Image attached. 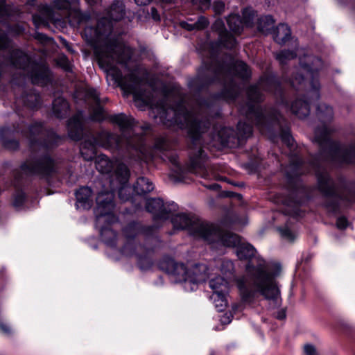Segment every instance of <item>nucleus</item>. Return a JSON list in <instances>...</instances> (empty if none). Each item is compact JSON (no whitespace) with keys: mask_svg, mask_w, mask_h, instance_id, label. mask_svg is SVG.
<instances>
[{"mask_svg":"<svg viewBox=\"0 0 355 355\" xmlns=\"http://www.w3.org/2000/svg\"><path fill=\"white\" fill-rule=\"evenodd\" d=\"M101 146V139L91 135L85 139L80 145L81 157L85 161H92L98 155V148Z\"/></svg>","mask_w":355,"mask_h":355,"instance_id":"b1692460","label":"nucleus"},{"mask_svg":"<svg viewBox=\"0 0 355 355\" xmlns=\"http://www.w3.org/2000/svg\"><path fill=\"white\" fill-rule=\"evenodd\" d=\"M279 129V136L283 144L288 147L293 146V141L294 140L291 131V128L288 125H280L278 128Z\"/></svg>","mask_w":355,"mask_h":355,"instance_id":"09e8293b","label":"nucleus"},{"mask_svg":"<svg viewBox=\"0 0 355 355\" xmlns=\"http://www.w3.org/2000/svg\"><path fill=\"white\" fill-rule=\"evenodd\" d=\"M153 189L154 184L153 182L144 176L139 177L133 186L135 193L141 196H145Z\"/></svg>","mask_w":355,"mask_h":355,"instance_id":"e433bc0d","label":"nucleus"},{"mask_svg":"<svg viewBox=\"0 0 355 355\" xmlns=\"http://www.w3.org/2000/svg\"><path fill=\"white\" fill-rule=\"evenodd\" d=\"M205 155V152L202 148H199L196 152L191 153L189 155V163L185 166L187 173L188 172H193L200 168V159Z\"/></svg>","mask_w":355,"mask_h":355,"instance_id":"ea45409f","label":"nucleus"},{"mask_svg":"<svg viewBox=\"0 0 355 355\" xmlns=\"http://www.w3.org/2000/svg\"><path fill=\"white\" fill-rule=\"evenodd\" d=\"M20 169L27 173L49 181L57 173V162L49 153L44 152L32 157L30 162H24Z\"/></svg>","mask_w":355,"mask_h":355,"instance_id":"9d476101","label":"nucleus"},{"mask_svg":"<svg viewBox=\"0 0 355 355\" xmlns=\"http://www.w3.org/2000/svg\"><path fill=\"white\" fill-rule=\"evenodd\" d=\"M194 233L208 244H216L227 248H234L241 244V237L238 234L223 230L214 223H202L198 225Z\"/></svg>","mask_w":355,"mask_h":355,"instance_id":"6e6552de","label":"nucleus"},{"mask_svg":"<svg viewBox=\"0 0 355 355\" xmlns=\"http://www.w3.org/2000/svg\"><path fill=\"white\" fill-rule=\"evenodd\" d=\"M96 168L102 174H110L113 171L114 164L109 157L104 155H98L94 158Z\"/></svg>","mask_w":355,"mask_h":355,"instance_id":"4c0bfd02","label":"nucleus"},{"mask_svg":"<svg viewBox=\"0 0 355 355\" xmlns=\"http://www.w3.org/2000/svg\"><path fill=\"white\" fill-rule=\"evenodd\" d=\"M5 60L12 67L23 70L25 72L28 69L33 60L27 53L19 49L10 51Z\"/></svg>","mask_w":355,"mask_h":355,"instance_id":"4be33fe9","label":"nucleus"},{"mask_svg":"<svg viewBox=\"0 0 355 355\" xmlns=\"http://www.w3.org/2000/svg\"><path fill=\"white\" fill-rule=\"evenodd\" d=\"M169 125H176L186 130L187 138L189 142V148H196L202 135L211 127V121L207 118L200 119L193 115H189L184 106H178L174 111V114L168 119Z\"/></svg>","mask_w":355,"mask_h":355,"instance_id":"423d86ee","label":"nucleus"},{"mask_svg":"<svg viewBox=\"0 0 355 355\" xmlns=\"http://www.w3.org/2000/svg\"><path fill=\"white\" fill-rule=\"evenodd\" d=\"M121 251L122 254L128 257H132L134 255L136 256L137 253L135 240L126 239L125 243L121 248Z\"/></svg>","mask_w":355,"mask_h":355,"instance_id":"5fc2aeb1","label":"nucleus"},{"mask_svg":"<svg viewBox=\"0 0 355 355\" xmlns=\"http://www.w3.org/2000/svg\"><path fill=\"white\" fill-rule=\"evenodd\" d=\"M275 19L270 15H263L257 19V28L258 31L265 35H272L275 26Z\"/></svg>","mask_w":355,"mask_h":355,"instance_id":"c9c22d12","label":"nucleus"},{"mask_svg":"<svg viewBox=\"0 0 355 355\" xmlns=\"http://www.w3.org/2000/svg\"><path fill=\"white\" fill-rule=\"evenodd\" d=\"M54 6L58 10H69L71 6L70 0H55Z\"/></svg>","mask_w":355,"mask_h":355,"instance_id":"0e129e2a","label":"nucleus"},{"mask_svg":"<svg viewBox=\"0 0 355 355\" xmlns=\"http://www.w3.org/2000/svg\"><path fill=\"white\" fill-rule=\"evenodd\" d=\"M218 80L216 76L199 72L198 76L189 83V87L196 93H200L208 89Z\"/></svg>","mask_w":355,"mask_h":355,"instance_id":"393cba45","label":"nucleus"},{"mask_svg":"<svg viewBox=\"0 0 355 355\" xmlns=\"http://www.w3.org/2000/svg\"><path fill=\"white\" fill-rule=\"evenodd\" d=\"M10 16V11L6 0H0V17H8Z\"/></svg>","mask_w":355,"mask_h":355,"instance_id":"69168bd1","label":"nucleus"},{"mask_svg":"<svg viewBox=\"0 0 355 355\" xmlns=\"http://www.w3.org/2000/svg\"><path fill=\"white\" fill-rule=\"evenodd\" d=\"M303 162L301 158L295 157L291 160L292 171L285 174V187L289 192L288 200L296 206H302L311 200L310 193L305 186L300 182V175L297 171L302 167Z\"/></svg>","mask_w":355,"mask_h":355,"instance_id":"1a4fd4ad","label":"nucleus"},{"mask_svg":"<svg viewBox=\"0 0 355 355\" xmlns=\"http://www.w3.org/2000/svg\"><path fill=\"white\" fill-rule=\"evenodd\" d=\"M44 130V124L41 121H35L28 126V132L29 135V146H40L45 150H51L57 148L62 140V137L53 128L46 130L45 137L39 138L38 137Z\"/></svg>","mask_w":355,"mask_h":355,"instance_id":"9b49d317","label":"nucleus"},{"mask_svg":"<svg viewBox=\"0 0 355 355\" xmlns=\"http://www.w3.org/2000/svg\"><path fill=\"white\" fill-rule=\"evenodd\" d=\"M158 268L168 275H173L178 282L189 283L194 286L205 281L207 267L202 263H196L188 268L184 263L176 262L168 255H164L157 262Z\"/></svg>","mask_w":355,"mask_h":355,"instance_id":"39448f33","label":"nucleus"},{"mask_svg":"<svg viewBox=\"0 0 355 355\" xmlns=\"http://www.w3.org/2000/svg\"><path fill=\"white\" fill-rule=\"evenodd\" d=\"M319 153L326 159L339 165L355 164V145L345 148L340 141L334 140L327 134L317 137Z\"/></svg>","mask_w":355,"mask_h":355,"instance_id":"0eeeda50","label":"nucleus"},{"mask_svg":"<svg viewBox=\"0 0 355 355\" xmlns=\"http://www.w3.org/2000/svg\"><path fill=\"white\" fill-rule=\"evenodd\" d=\"M103 51L95 50V54L99 59V62H105L103 58H112L115 55L117 62L121 64H127L132 56V49L116 37L107 40L103 46Z\"/></svg>","mask_w":355,"mask_h":355,"instance_id":"f8f14e48","label":"nucleus"},{"mask_svg":"<svg viewBox=\"0 0 355 355\" xmlns=\"http://www.w3.org/2000/svg\"><path fill=\"white\" fill-rule=\"evenodd\" d=\"M214 27L218 33V37L217 40L211 43V51H218L221 49H234L237 44L236 39L227 30L223 21L222 20L216 21Z\"/></svg>","mask_w":355,"mask_h":355,"instance_id":"2eb2a0df","label":"nucleus"},{"mask_svg":"<svg viewBox=\"0 0 355 355\" xmlns=\"http://www.w3.org/2000/svg\"><path fill=\"white\" fill-rule=\"evenodd\" d=\"M316 112L318 119L322 122L331 121L334 115L332 107L325 103H318Z\"/></svg>","mask_w":355,"mask_h":355,"instance_id":"37998d69","label":"nucleus"},{"mask_svg":"<svg viewBox=\"0 0 355 355\" xmlns=\"http://www.w3.org/2000/svg\"><path fill=\"white\" fill-rule=\"evenodd\" d=\"M102 241L107 246L115 248L117 244V232L112 227L103 225L100 230Z\"/></svg>","mask_w":355,"mask_h":355,"instance_id":"58836bf2","label":"nucleus"},{"mask_svg":"<svg viewBox=\"0 0 355 355\" xmlns=\"http://www.w3.org/2000/svg\"><path fill=\"white\" fill-rule=\"evenodd\" d=\"M27 77L33 85L46 86L53 82V74L46 62L33 60L26 71Z\"/></svg>","mask_w":355,"mask_h":355,"instance_id":"ddd939ff","label":"nucleus"},{"mask_svg":"<svg viewBox=\"0 0 355 355\" xmlns=\"http://www.w3.org/2000/svg\"><path fill=\"white\" fill-rule=\"evenodd\" d=\"M209 24V21L208 19L206 17L201 15L195 22V27L197 31H202L207 28Z\"/></svg>","mask_w":355,"mask_h":355,"instance_id":"bf43d9fd","label":"nucleus"},{"mask_svg":"<svg viewBox=\"0 0 355 355\" xmlns=\"http://www.w3.org/2000/svg\"><path fill=\"white\" fill-rule=\"evenodd\" d=\"M217 140L224 148H233L237 144L235 130L232 128L221 127L217 132Z\"/></svg>","mask_w":355,"mask_h":355,"instance_id":"c756f323","label":"nucleus"},{"mask_svg":"<svg viewBox=\"0 0 355 355\" xmlns=\"http://www.w3.org/2000/svg\"><path fill=\"white\" fill-rule=\"evenodd\" d=\"M92 190L87 186L80 187L75 191L76 207L79 209L81 207L84 210H89L93 205V200L92 199Z\"/></svg>","mask_w":355,"mask_h":355,"instance_id":"bb28decb","label":"nucleus"},{"mask_svg":"<svg viewBox=\"0 0 355 355\" xmlns=\"http://www.w3.org/2000/svg\"><path fill=\"white\" fill-rule=\"evenodd\" d=\"M3 296H0V333L6 336H10L12 334V329L3 315Z\"/></svg>","mask_w":355,"mask_h":355,"instance_id":"49530a36","label":"nucleus"},{"mask_svg":"<svg viewBox=\"0 0 355 355\" xmlns=\"http://www.w3.org/2000/svg\"><path fill=\"white\" fill-rule=\"evenodd\" d=\"M258 103H250L248 101L247 104L248 112L254 116L256 122L261 116H263L262 114H263L261 108L255 105V104Z\"/></svg>","mask_w":355,"mask_h":355,"instance_id":"6e6d98bb","label":"nucleus"},{"mask_svg":"<svg viewBox=\"0 0 355 355\" xmlns=\"http://www.w3.org/2000/svg\"><path fill=\"white\" fill-rule=\"evenodd\" d=\"M235 253L241 261H246L245 272L255 290L252 289L244 278L237 281V287L243 302H251L256 293L266 300L276 301L280 291L275 282V276L281 270L280 265H276L274 272H270L266 260L257 254L256 248L249 243H241Z\"/></svg>","mask_w":355,"mask_h":355,"instance_id":"f257e3e1","label":"nucleus"},{"mask_svg":"<svg viewBox=\"0 0 355 355\" xmlns=\"http://www.w3.org/2000/svg\"><path fill=\"white\" fill-rule=\"evenodd\" d=\"M106 17L101 19L98 21L96 33L98 35H103L102 28L104 27V20H107L109 22H118L123 20L125 16V6L122 1H114L108 8L106 10Z\"/></svg>","mask_w":355,"mask_h":355,"instance_id":"dca6fc26","label":"nucleus"},{"mask_svg":"<svg viewBox=\"0 0 355 355\" xmlns=\"http://www.w3.org/2000/svg\"><path fill=\"white\" fill-rule=\"evenodd\" d=\"M23 106L31 110H37L42 105L40 94L33 91H24L20 96Z\"/></svg>","mask_w":355,"mask_h":355,"instance_id":"7c9ffc66","label":"nucleus"},{"mask_svg":"<svg viewBox=\"0 0 355 355\" xmlns=\"http://www.w3.org/2000/svg\"><path fill=\"white\" fill-rule=\"evenodd\" d=\"M170 216H171V223L175 229L188 230L192 235L198 238L199 236L194 233L195 229L202 223H209L208 222H199L198 219L187 213L173 214V212H172Z\"/></svg>","mask_w":355,"mask_h":355,"instance_id":"a211bd4d","label":"nucleus"},{"mask_svg":"<svg viewBox=\"0 0 355 355\" xmlns=\"http://www.w3.org/2000/svg\"><path fill=\"white\" fill-rule=\"evenodd\" d=\"M296 57L295 51L290 49L280 50L275 55V58L280 64H285L288 61L294 60Z\"/></svg>","mask_w":355,"mask_h":355,"instance_id":"3c124183","label":"nucleus"},{"mask_svg":"<svg viewBox=\"0 0 355 355\" xmlns=\"http://www.w3.org/2000/svg\"><path fill=\"white\" fill-rule=\"evenodd\" d=\"M255 12L250 8H245L243 10L242 17H241L243 25L248 28L254 26V20Z\"/></svg>","mask_w":355,"mask_h":355,"instance_id":"603ef678","label":"nucleus"},{"mask_svg":"<svg viewBox=\"0 0 355 355\" xmlns=\"http://www.w3.org/2000/svg\"><path fill=\"white\" fill-rule=\"evenodd\" d=\"M209 286L213 291L214 295H216L215 301H220V304H216V307H221L220 311H223L227 304V295L229 293L230 283L229 282L220 275L211 279L209 282Z\"/></svg>","mask_w":355,"mask_h":355,"instance_id":"f3484780","label":"nucleus"},{"mask_svg":"<svg viewBox=\"0 0 355 355\" xmlns=\"http://www.w3.org/2000/svg\"><path fill=\"white\" fill-rule=\"evenodd\" d=\"M349 222L346 216H340L337 218L336 226L338 230H345L349 227Z\"/></svg>","mask_w":355,"mask_h":355,"instance_id":"680f3d73","label":"nucleus"},{"mask_svg":"<svg viewBox=\"0 0 355 355\" xmlns=\"http://www.w3.org/2000/svg\"><path fill=\"white\" fill-rule=\"evenodd\" d=\"M114 173L116 178L121 184L124 185L128 183L130 178V172L125 164H119L114 171Z\"/></svg>","mask_w":355,"mask_h":355,"instance_id":"a18cd8bd","label":"nucleus"},{"mask_svg":"<svg viewBox=\"0 0 355 355\" xmlns=\"http://www.w3.org/2000/svg\"><path fill=\"white\" fill-rule=\"evenodd\" d=\"M96 203L95 213L97 218H102L108 211H114L115 208L114 192L109 190L101 191L96 197Z\"/></svg>","mask_w":355,"mask_h":355,"instance_id":"aec40b11","label":"nucleus"},{"mask_svg":"<svg viewBox=\"0 0 355 355\" xmlns=\"http://www.w3.org/2000/svg\"><path fill=\"white\" fill-rule=\"evenodd\" d=\"M69 103L63 97L55 98L52 103V112L53 116L60 119H64L69 110Z\"/></svg>","mask_w":355,"mask_h":355,"instance_id":"72a5a7b5","label":"nucleus"},{"mask_svg":"<svg viewBox=\"0 0 355 355\" xmlns=\"http://www.w3.org/2000/svg\"><path fill=\"white\" fill-rule=\"evenodd\" d=\"M67 134L69 139L73 141L83 139L85 132L84 114L79 110L71 116L67 121Z\"/></svg>","mask_w":355,"mask_h":355,"instance_id":"6ab92c4d","label":"nucleus"},{"mask_svg":"<svg viewBox=\"0 0 355 355\" xmlns=\"http://www.w3.org/2000/svg\"><path fill=\"white\" fill-rule=\"evenodd\" d=\"M27 200V195L22 189H16L12 194V206L15 209L21 208Z\"/></svg>","mask_w":355,"mask_h":355,"instance_id":"8fccbe9b","label":"nucleus"},{"mask_svg":"<svg viewBox=\"0 0 355 355\" xmlns=\"http://www.w3.org/2000/svg\"><path fill=\"white\" fill-rule=\"evenodd\" d=\"M150 227L141 223L132 220L123 228V234L126 239L135 240L140 234H144Z\"/></svg>","mask_w":355,"mask_h":355,"instance_id":"473e14b6","label":"nucleus"},{"mask_svg":"<svg viewBox=\"0 0 355 355\" xmlns=\"http://www.w3.org/2000/svg\"><path fill=\"white\" fill-rule=\"evenodd\" d=\"M91 119L94 121H98L101 122L103 121L104 119V110L103 107L98 106L97 108H96L92 115H91Z\"/></svg>","mask_w":355,"mask_h":355,"instance_id":"052dcab7","label":"nucleus"},{"mask_svg":"<svg viewBox=\"0 0 355 355\" xmlns=\"http://www.w3.org/2000/svg\"><path fill=\"white\" fill-rule=\"evenodd\" d=\"M154 148L160 152L166 151L168 148V144L166 139L163 137L157 139L154 144Z\"/></svg>","mask_w":355,"mask_h":355,"instance_id":"e2e57ef3","label":"nucleus"},{"mask_svg":"<svg viewBox=\"0 0 355 355\" xmlns=\"http://www.w3.org/2000/svg\"><path fill=\"white\" fill-rule=\"evenodd\" d=\"M300 66L302 69L310 76V85L311 89L313 90L316 99L318 100L320 97V83L319 81L320 69L313 67L311 63L307 62H300Z\"/></svg>","mask_w":355,"mask_h":355,"instance_id":"c85d7f7f","label":"nucleus"},{"mask_svg":"<svg viewBox=\"0 0 355 355\" xmlns=\"http://www.w3.org/2000/svg\"><path fill=\"white\" fill-rule=\"evenodd\" d=\"M13 130L10 127H2L0 129V144L3 148L11 152L19 150L20 143L17 139L11 138Z\"/></svg>","mask_w":355,"mask_h":355,"instance_id":"cd10ccee","label":"nucleus"},{"mask_svg":"<svg viewBox=\"0 0 355 355\" xmlns=\"http://www.w3.org/2000/svg\"><path fill=\"white\" fill-rule=\"evenodd\" d=\"M110 120L119 126L121 136L110 132H103L96 137L101 139V146L119 149L122 146L123 138L128 149L141 152L146 132L150 129V125L141 126V132L135 133V128L138 122L132 116H128L125 113L114 114L110 116Z\"/></svg>","mask_w":355,"mask_h":355,"instance_id":"f03ea898","label":"nucleus"},{"mask_svg":"<svg viewBox=\"0 0 355 355\" xmlns=\"http://www.w3.org/2000/svg\"><path fill=\"white\" fill-rule=\"evenodd\" d=\"M263 85L265 92L271 94L276 100L277 104L289 107L291 112L299 118L305 119L311 111L310 103L304 96L302 98L292 101V91L286 89L282 84L279 77L270 73L261 76L259 79Z\"/></svg>","mask_w":355,"mask_h":355,"instance_id":"7ed1b4c3","label":"nucleus"},{"mask_svg":"<svg viewBox=\"0 0 355 355\" xmlns=\"http://www.w3.org/2000/svg\"><path fill=\"white\" fill-rule=\"evenodd\" d=\"M252 135V127L245 123L239 121L236 125V130L235 131V136L236 138L237 144L241 141H245L250 138Z\"/></svg>","mask_w":355,"mask_h":355,"instance_id":"a19ab883","label":"nucleus"},{"mask_svg":"<svg viewBox=\"0 0 355 355\" xmlns=\"http://www.w3.org/2000/svg\"><path fill=\"white\" fill-rule=\"evenodd\" d=\"M146 209L153 214L155 220H165L169 218L172 212L178 209V205L171 202L166 206L162 198H150L146 200Z\"/></svg>","mask_w":355,"mask_h":355,"instance_id":"4468645a","label":"nucleus"},{"mask_svg":"<svg viewBox=\"0 0 355 355\" xmlns=\"http://www.w3.org/2000/svg\"><path fill=\"white\" fill-rule=\"evenodd\" d=\"M136 257L137 266L141 270H148L152 268L153 261L148 252L137 254Z\"/></svg>","mask_w":355,"mask_h":355,"instance_id":"de8ad7c7","label":"nucleus"},{"mask_svg":"<svg viewBox=\"0 0 355 355\" xmlns=\"http://www.w3.org/2000/svg\"><path fill=\"white\" fill-rule=\"evenodd\" d=\"M11 278L6 266L0 268V296L3 295V292L6 290L10 284Z\"/></svg>","mask_w":355,"mask_h":355,"instance_id":"864d4df0","label":"nucleus"},{"mask_svg":"<svg viewBox=\"0 0 355 355\" xmlns=\"http://www.w3.org/2000/svg\"><path fill=\"white\" fill-rule=\"evenodd\" d=\"M256 122L257 125L264 130L270 137L278 136L277 128L280 126V121L277 114L275 112H270L267 114H263Z\"/></svg>","mask_w":355,"mask_h":355,"instance_id":"5701e85b","label":"nucleus"},{"mask_svg":"<svg viewBox=\"0 0 355 355\" xmlns=\"http://www.w3.org/2000/svg\"><path fill=\"white\" fill-rule=\"evenodd\" d=\"M103 217H105V224L103 225H105L109 227H112L111 226L113 224L119 221V218L114 214V211H108L107 214H105Z\"/></svg>","mask_w":355,"mask_h":355,"instance_id":"13d9d810","label":"nucleus"},{"mask_svg":"<svg viewBox=\"0 0 355 355\" xmlns=\"http://www.w3.org/2000/svg\"><path fill=\"white\" fill-rule=\"evenodd\" d=\"M227 71L234 73V76L243 81L248 82L252 78V70L247 63L241 60L227 64Z\"/></svg>","mask_w":355,"mask_h":355,"instance_id":"a878e982","label":"nucleus"},{"mask_svg":"<svg viewBox=\"0 0 355 355\" xmlns=\"http://www.w3.org/2000/svg\"><path fill=\"white\" fill-rule=\"evenodd\" d=\"M273 40L282 46L291 39V30L290 26L284 23H280L272 30Z\"/></svg>","mask_w":355,"mask_h":355,"instance_id":"2f4dec72","label":"nucleus"},{"mask_svg":"<svg viewBox=\"0 0 355 355\" xmlns=\"http://www.w3.org/2000/svg\"><path fill=\"white\" fill-rule=\"evenodd\" d=\"M169 160L173 167L171 178H173L175 182H183L187 174L185 166L180 163L179 157L177 155L171 156Z\"/></svg>","mask_w":355,"mask_h":355,"instance_id":"f704fd0d","label":"nucleus"},{"mask_svg":"<svg viewBox=\"0 0 355 355\" xmlns=\"http://www.w3.org/2000/svg\"><path fill=\"white\" fill-rule=\"evenodd\" d=\"M239 87L233 78L223 83L222 89L211 94V98L214 101H234L239 97Z\"/></svg>","mask_w":355,"mask_h":355,"instance_id":"412c9836","label":"nucleus"},{"mask_svg":"<svg viewBox=\"0 0 355 355\" xmlns=\"http://www.w3.org/2000/svg\"><path fill=\"white\" fill-rule=\"evenodd\" d=\"M11 43L12 40L6 32L2 31L0 33V51H6L8 49Z\"/></svg>","mask_w":355,"mask_h":355,"instance_id":"4d7b16f0","label":"nucleus"},{"mask_svg":"<svg viewBox=\"0 0 355 355\" xmlns=\"http://www.w3.org/2000/svg\"><path fill=\"white\" fill-rule=\"evenodd\" d=\"M76 17L78 19V23H87L91 19V15L89 12H83L81 10H78L76 14Z\"/></svg>","mask_w":355,"mask_h":355,"instance_id":"338daca9","label":"nucleus"},{"mask_svg":"<svg viewBox=\"0 0 355 355\" xmlns=\"http://www.w3.org/2000/svg\"><path fill=\"white\" fill-rule=\"evenodd\" d=\"M246 94L248 101L250 103H262L264 100L263 94L260 90L258 84H253L250 85L247 90Z\"/></svg>","mask_w":355,"mask_h":355,"instance_id":"79ce46f5","label":"nucleus"},{"mask_svg":"<svg viewBox=\"0 0 355 355\" xmlns=\"http://www.w3.org/2000/svg\"><path fill=\"white\" fill-rule=\"evenodd\" d=\"M227 24L231 31L240 34L243 31V22L238 14H231L227 18Z\"/></svg>","mask_w":355,"mask_h":355,"instance_id":"c03bdc74","label":"nucleus"},{"mask_svg":"<svg viewBox=\"0 0 355 355\" xmlns=\"http://www.w3.org/2000/svg\"><path fill=\"white\" fill-rule=\"evenodd\" d=\"M316 189L326 200L323 207L333 215L340 213V201L349 204L355 203V187H345L347 194H343L338 190L336 184L331 174L325 169L318 168L315 171Z\"/></svg>","mask_w":355,"mask_h":355,"instance_id":"20e7f679","label":"nucleus"},{"mask_svg":"<svg viewBox=\"0 0 355 355\" xmlns=\"http://www.w3.org/2000/svg\"><path fill=\"white\" fill-rule=\"evenodd\" d=\"M279 232L283 238L287 239L290 241H293L295 239V235L288 227L279 228Z\"/></svg>","mask_w":355,"mask_h":355,"instance_id":"774afa93","label":"nucleus"}]
</instances>
